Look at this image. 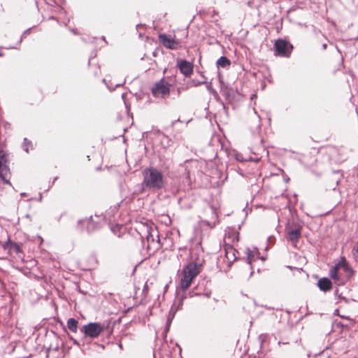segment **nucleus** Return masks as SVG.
I'll return each mask as SVG.
<instances>
[{
    "label": "nucleus",
    "mask_w": 358,
    "mask_h": 358,
    "mask_svg": "<svg viewBox=\"0 0 358 358\" xmlns=\"http://www.w3.org/2000/svg\"><path fill=\"white\" fill-rule=\"evenodd\" d=\"M142 186L149 190H159L165 186V178L162 172L155 167L145 168L143 172Z\"/></svg>",
    "instance_id": "nucleus-1"
},
{
    "label": "nucleus",
    "mask_w": 358,
    "mask_h": 358,
    "mask_svg": "<svg viewBox=\"0 0 358 358\" xmlns=\"http://www.w3.org/2000/svg\"><path fill=\"white\" fill-rule=\"evenodd\" d=\"M353 274L345 258L336 264L330 271L329 275L338 285H344Z\"/></svg>",
    "instance_id": "nucleus-2"
},
{
    "label": "nucleus",
    "mask_w": 358,
    "mask_h": 358,
    "mask_svg": "<svg viewBox=\"0 0 358 358\" xmlns=\"http://www.w3.org/2000/svg\"><path fill=\"white\" fill-rule=\"evenodd\" d=\"M198 265L194 262H189L184 266L182 272V277L180 279V287L182 289H187L192 280L199 274Z\"/></svg>",
    "instance_id": "nucleus-3"
},
{
    "label": "nucleus",
    "mask_w": 358,
    "mask_h": 358,
    "mask_svg": "<svg viewBox=\"0 0 358 358\" xmlns=\"http://www.w3.org/2000/svg\"><path fill=\"white\" fill-rule=\"evenodd\" d=\"M8 162V155L0 150V178L4 183L11 186L10 182V171Z\"/></svg>",
    "instance_id": "nucleus-4"
},
{
    "label": "nucleus",
    "mask_w": 358,
    "mask_h": 358,
    "mask_svg": "<svg viewBox=\"0 0 358 358\" xmlns=\"http://www.w3.org/2000/svg\"><path fill=\"white\" fill-rule=\"evenodd\" d=\"M103 330L104 326L98 322H90L80 329V331L85 336H89L92 338L98 337Z\"/></svg>",
    "instance_id": "nucleus-5"
},
{
    "label": "nucleus",
    "mask_w": 358,
    "mask_h": 358,
    "mask_svg": "<svg viewBox=\"0 0 358 358\" xmlns=\"http://www.w3.org/2000/svg\"><path fill=\"white\" fill-rule=\"evenodd\" d=\"M143 237L146 238L148 244H150L154 247L159 246V233L155 227L145 226Z\"/></svg>",
    "instance_id": "nucleus-6"
},
{
    "label": "nucleus",
    "mask_w": 358,
    "mask_h": 358,
    "mask_svg": "<svg viewBox=\"0 0 358 358\" xmlns=\"http://www.w3.org/2000/svg\"><path fill=\"white\" fill-rule=\"evenodd\" d=\"M170 85L164 79H161L153 87L152 92L155 97L164 98L167 96L170 93Z\"/></svg>",
    "instance_id": "nucleus-7"
},
{
    "label": "nucleus",
    "mask_w": 358,
    "mask_h": 358,
    "mask_svg": "<svg viewBox=\"0 0 358 358\" xmlns=\"http://www.w3.org/2000/svg\"><path fill=\"white\" fill-rule=\"evenodd\" d=\"M160 43L166 48L176 50L179 47V42L176 41L171 36L161 34L159 35Z\"/></svg>",
    "instance_id": "nucleus-8"
},
{
    "label": "nucleus",
    "mask_w": 358,
    "mask_h": 358,
    "mask_svg": "<svg viewBox=\"0 0 358 358\" xmlns=\"http://www.w3.org/2000/svg\"><path fill=\"white\" fill-rule=\"evenodd\" d=\"M274 51L276 56L288 57L287 45L284 40L278 39L274 45Z\"/></svg>",
    "instance_id": "nucleus-9"
},
{
    "label": "nucleus",
    "mask_w": 358,
    "mask_h": 358,
    "mask_svg": "<svg viewBox=\"0 0 358 358\" xmlns=\"http://www.w3.org/2000/svg\"><path fill=\"white\" fill-rule=\"evenodd\" d=\"M178 68L185 76L188 77L191 76L193 72V65L186 60H181L178 62Z\"/></svg>",
    "instance_id": "nucleus-10"
},
{
    "label": "nucleus",
    "mask_w": 358,
    "mask_h": 358,
    "mask_svg": "<svg viewBox=\"0 0 358 358\" xmlns=\"http://www.w3.org/2000/svg\"><path fill=\"white\" fill-rule=\"evenodd\" d=\"M317 285L319 288L324 292L329 291L332 288L331 280L327 278L320 279Z\"/></svg>",
    "instance_id": "nucleus-11"
},
{
    "label": "nucleus",
    "mask_w": 358,
    "mask_h": 358,
    "mask_svg": "<svg viewBox=\"0 0 358 358\" xmlns=\"http://www.w3.org/2000/svg\"><path fill=\"white\" fill-rule=\"evenodd\" d=\"M225 257L228 262H234L236 259V250L232 246L225 248Z\"/></svg>",
    "instance_id": "nucleus-12"
},
{
    "label": "nucleus",
    "mask_w": 358,
    "mask_h": 358,
    "mask_svg": "<svg viewBox=\"0 0 358 358\" xmlns=\"http://www.w3.org/2000/svg\"><path fill=\"white\" fill-rule=\"evenodd\" d=\"M259 258V253L256 248L254 250L248 249L247 251V262L249 264L256 261Z\"/></svg>",
    "instance_id": "nucleus-13"
},
{
    "label": "nucleus",
    "mask_w": 358,
    "mask_h": 358,
    "mask_svg": "<svg viewBox=\"0 0 358 358\" xmlns=\"http://www.w3.org/2000/svg\"><path fill=\"white\" fill-rule=\"evenodd\" d=\"M216 65L217 68H226L231 65V62L226 57L222 56L216 62Z\"/></svg>",
    "instance_id": "nucleus-14"
},
{
    "label": "nucleus",
    "mask_w": 358,
    "mask_h": 358,
    "mask_svg": "<svg viewBox=\"0 0 358 358\" xmlns=\"http://www.w3.org/2000/svg\"><path fill=\"white\" fill-rule=\"evenodd\" d=\"M78 322L74 319V318H69L67 320V327L69 330H71L72 332L76 333L78 330Z\"/></svg>",
    "instance_id": "nucleus-15"
},
{
    "label": "nucleus",
    "mask_w": 358,
    "mask_h": 358,
    "mask_svg": "<svg viewBox=\"0 0 358 358\" xmlns=\"http://www.w3.org/2000/svg\"><path fill=\"white\" fill-rule=\"evenodd\" d=\"M352 255L353 256V258L356 261H358V241L354 245L352 248Z\"/></svg>",
    "instance_id": "nucleus-16"
},
{
    "label": "nucleus",
    "mask_w": 358,
    "mask_h": 358,
    "mask_svg": "<svg viewBox=\"0 0 358 358\" xmlns=\"http://www.w3.org/2000/svg\"><path fill=\"white\" fill-rule=\"evenodd\" d=\"M92 217H90L88 220H82L80 221V222L82 223H87V231H92V229H94V227H93V224H92Z\"/></svg>",
    "instance_id": "nucleus-17"
},
{
    "label": "nucleus",
    "mask_w": 358,
    "mask_h": 358,
    "mask_svg": "<svg viewBox=\"0 0 358 358\" xmlns=\"http://www.w3.org/2000/svg\"><path fill=\"white\" fill-rule=\"evenodd\" d=\"M31 141H29L27 138H24V143H23V149L24 150H25L27 152H29V146L31 145Z\"/></svg>",
    "instance_id": "nucleus-18"
},
{
    "label": "nucleus",
    "mask_w": 358,
    "mask_h": 358,
    "mask_svg": "<svg viewBox=\"0 0 358 358\" xmlns=\"http://www.w3.org/2000/svg\"><path fill=\"white\" fill-rule=\"evenodd\" d=\"M292 240L295 238H298L301 233H300V231L298 230V229H292Z\"/></svg>",
    "instance_id": "nucleus-19"
},
{
    "label": "nucleus",
    "mask_w": 358,
    "mask_h": 358,
    "mask_svg": "<svg viewBox=\"0 0 358 358\" xmlns=\"http://www.w3.org/2000/svg\"><path fill=\"white\" fill-rule=\"evenodd\" d=\"M287 238L291 240V229L289 227L286 228Z\"/></svg>",
    "instance_id": "nucleus-20"
},
{
    "label": "nucleus",
    "mask_w": 358,
    "mask_h": 358,
    "mask_svg": "<svg viewBox=\"0 0 358 358\" xmlns=\"http://www.w3.org/2000/svg\"><path fill=\"white\" fill-rule=\"evenodd\" d=\"M12 246L13 249L17 252H19L20 250V246L17 245L16 243L12 244Z\"/></svg>",
    "instance_id": "nucleus-21"
},
{
    "label": "nucleus",
    "mask_w": 358,
    "mask_h": 358,
    "mask_svg": "<svg viewBox=\"0 0 358 358\" xmlns=\"http://www.w3.org/2000/svg\"><path fill=\"white\" fill-rule=\"evenodd\" d=\"M171 322V319H169L168 321H167V325H169Z\"/></svg>",
    "instance_id": "nucleus-22"
},
{
    "label": "nucleus",
    "mask_w": 358,
    "mask_h": 358,
    "mask_svg": "<svg viewBox=\"0 0 358 358\" xmlns=\"http://www.w3.org/2000/svg\"><path fill=\"white\" fill-rule=\"evenodd\" d=\"M234 236H236V241H238V235H237L236 234H234Z\"/></svg>",
    "instance_id": "nucleus-23"
},
{
    "label": "nucleus",
    "mask_w": 358,
    "mask_h": 358,
    "mask_svg": "<svg viewBox=\"0 0 358 358\" xmlns=\"http://www.w3.org/2000/svg\"><path fill=\"white\" fill-rule=\"evenodd\" d=\"M207 87L208 90L211 89V85L210 84L208 85Z\"/></svg>",
    "instance_id": "nucleus-24"
},
{
    "label": "nucleus",
    "mask_w": 358,
    "mask_h": 358,
    "mask_svg": "<svg viewBox=\"0 0 358 358\" xmlns=\"http://www.w3.org/2000/svg\"><path fill=\"white\" fill-rule=\"evenodd\" d=\"M21 196H26V193H24V192L21 193Z\"/></svg>",
    "instance_id": "nucleus-25"
},
{
    "label": "nucleus",
    "mask_w": 358,
    "mask_h": 358,
    "mask_svg": "<svg viewBox=\"0 0 358 358\" xmlns=\"http://www.w3.org/2000/svg\"><path fill=\"white\" fill-rule=\"evenodd\" d=\"M120 85H121V84H116V85H115V86H116V87H118V86H120Z\"/></svg>",
    "instance_id": "nucleus-26"
},
{
    "label": "nucleus",
    "mask_w": 358,
    "mask_h": 358,
    "mask_svg": "<svg viewBox=\"0 0 358 358\" xmlns=\"http://www.w3.org/2000/svg\"><path fill=\"white\" fill-rule=\"evenodd\" d=\"M108 89H110V90H113L114 89H111L110 87H108Z\"/></svg>",
    "instance_id": "nucleus-27"
}]
</instances>
